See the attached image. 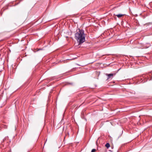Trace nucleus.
Here are the masks:
<instances>
[{"mask_svg": "<svg viewBox=\"0 0 152 152\" xmlns=\"http://www.w3.org/2000/svg\"><path fill=\"white\" fill-rule=\"evenodd\" d=\"M124 15V14H118L115 15L118 18H120L122 16H123Z\"/></svg>", "mask_w": 152, "mask_h": 152, "instance_id": "obj_3", "label": "nucleus"}, {"mask_svg": "<svg viewBox=\"0 0 152 152\" xmlns=\"http://www.w3.org/2000/svg\"><path fill=\"white\" fill-rule=\"evenodd\" d=\"M115 74H113V73H111V74H107L106 73V75L107 76V80H111L113 78V76L114 75H115Z\"/></svg>", "mask_w": 152, "mask_h": 152, "instance_id": "obj_2", "label": "nucleus"}, {"mask_svg": "<svg viewBox=\"0 0 152 152\" xmlns=\"http://www.w3.org/2000/svg\"><path fill=\"white\" fill-rule=\"evenodd\" d=\"M96 151V150L95 149H93L92 150L91 152H95Z\"/></svg>", "mask_w": 152, "mask_h": 152, "instance_id": "obj_5", "label": "nucleus"}, {"mask_svg": "<svg viewBox=\"0 0 152 152\" xmlns=\"http://www.w3.org/2000/svg\"><path fill=\"white\" fill-rule=\"evenodd\" d=\"M75 39L78 42L79 45L83 43L85 41V37L84 33V31L83 30L79 29L75 34Z\"/></svg>", "mask_w": 152, "mask_h": 152, "instance_id": "obj_1", "label": "nucleus"}, {"mask_svg": "<svg viewBox=\"0 0 152 152\" xmlns=\"http://www.w3.org/2000/svg\"><path fill=\"white\" fill-rule=\"evenodd\" d=\"M105 146L108 148L110 147V145L109 143H107L105 145Z\"/></svg>", "mask_w": 152, "mask_h": 152, "instance_id": "obj_4", "label": "nucleus"}]
</instances>
